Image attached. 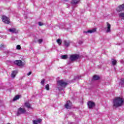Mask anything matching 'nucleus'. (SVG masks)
<instances>
[{"label": "nucleus", "instance_id": "a211bd4d", "mask_svg": "<svg viewBox=\"0 0 124 124\" xmlns=\"http://www.w3.org/2000/svg\"><path fill=\"white\" fill-rule=\"evenodd\" d=\"M19 98H20V97L19 96V95H16V96L14 99H13V101H16V100H18V99H19Z\"/></svg>", "mask_w": 124, "mask_h": 124}, {"label": "nucleus", "instance_id": "f03ea898", "mask_svg": "<svg viewBox=\"0 0 124 124\" xmlns=\"http://www.w3.org/2000/svg\"><path fill=\"white\" fill-rule=\"evenodd\" d=\"M57 86L59 91H62L63 88H65L67 86V83L62 80H59L57 81Z\"/></svg>", "mask_w": 124, "mask_h": 124}, {"label": "nucleus", "instance_id": "393cba45", "mask_svg": "<svg viewBox=\"0 0 124 124\" xmlns=\"http://www.w3.org/2000/svg\"><path fill=\"white\" fill-rule=\"evenodd\" d=\"M16 49L17 50H21V46L20 45H17L16 46Z\"/></svg>", "mask_w": 124, "mask_h": 124}, {"label": "nucleus", "instance_id": "6ab92c4d", "mask_svg": "<svg viewBox=\"0 0 124 124\" xmlns=\"http://www.w3.org/2000/svg\"><path fill=\"white\" fill-rule=\"evenodd\" d=\"M112 62L113 65H116V64H117V61L115 60L112 59Z\"/></svg>", "mask_w": 124, "mask_h": 124}, {"label": "nucleus", "instance_id": "dca6fc26", "mask_svg": "<svg viewBox=\"0 0 124 124\" xmlns=\"http://www.w3.org/2000/svg\"><path fill=\"white\" fill-rule=\"evenodd\" d=\"M17 72H18L17 71H13L11 74L12 78H15V76H16V75L17 74Z\"/></svg>", "mask_w": 124, "mask_h": 124}, {"label": "nucleus", "instance_id": "b1692460", "mask_svg": "<svg viewBox=\"0 0 124 124\" xmlns=\"http://www.w3.org/2000/svg\"><path fill=\"white\" fill-rule=\"evenodd\" d=\"M45 89L47 91H49V85L48 84H47V85H46Z\"/></svg>", "mask_w": 124, "mask_h": 124}, {"label": "nucleus", "instance_id": "6e6552de", "mask_svg": "<svg viewBox=\"0 0 124 124\" xmlns=\"http://www.w3.org/2000/svg\"><path fill=\"white\" fill-rule=\"evenodd\" d=\"M118 12H121V11H123L124 10V4L122 5H120L116 9Z\"/></svg>", "mask_w": 124, "mask_h": 124}, {"label": "nucleus", "instance_id": "f3484780", "mask_svg": "<svg viewBox=\"0 0 124 124\" xmlns=\"http://www.w3.org/2000/svg\"><path fill=\"white\" fill-rule=\"evenodd\" d=\"M119 18L123 19L124 20V13H121L119 14Z\"/></svg>", "mask_w": 124, "mask_h": 124}, {"label": "nucleus", "instance_id": "bb28decb", "mask_svg": "<svg viewBox=\"0 0 124 124\" xmlns=\"http://www.w3.org/2000/svg\"><path fill=\"white\" fill-rule=\"evenodd\" d=\"M43 41V40L42 39H39L38 40V42L40 44V43H42V42Z\"/></svg>", "mask_w": 124, "mask_h": 124}, {"label": "nucleus", "instance_id": "4be33fe9", "mask_svg": "<svg viewBox=\"0 0 124 124\" xmlns=\"http://www.w3.org/2000/svg\"><path fill=\"white\" fill-rule=\"evenodd\" d=\"M57 42L58 43V44H59V45H61V44H62V40L58 39L57 40Z\"/></svg>", "mask_w": 124, "mask_h": 124}, {"label": "nucleus", "instance_id": "c85d7f7f", "mask_svg": "<svg viewBox=\"0 0 124 124\" xmlns=\"http://www.w3.org/2000/svg\"><path fill=\"white\" fill-rule=\"evenodd\" d=\"M37 121V123H40L41 121H42L41 119H38L37 120H36Z\"/></svg>", "mask_w": 124, "mask_h": 124}, {"label": "nucleus", "instance_id": "9b49d317", "mask_svg": "<svg viewBox=\"0 0 124 124\" xmlns=\"http://www.w3.org/2000/svg\"><path fill=\"white\" fill-rule=\"evenodd\" d=\"M95 31H96V28H94L92 30H88L85 32L86 33H93V32H95Z\"/></svg>", "mask_w": 124, "mask_h": 124}, {"label": "nucleus", "instance_id": "aec40b11", "mask_svg": "<svg viewBox=\"0 0 124 124\" xmlns=\"http://www.w3.org/2000/svg\"><path fill=\"white\" fill-rule=\"evenodd\" d=\"M61 59H62V60H66V59H67V55L61 56Z\"/></svg>", "mask_w": 124, "mask_h": 124}, {"label": "nucleus", "instance_id": "5701e85b", "mask_svg": "<svg viewBox=\"0 0 124 124\" xmlns=\"http://www.w3.org/2000/svg\"><path fill=\"white\" fill-rule=\"evenodd\" d=\"M45 83V79H43L41 81V85H43V86H44V84Z\"/></svg>", "mask_w": 124, "mask_h": 124}, {"label": "nucleus", "instance_id": "c756f323", "mask_svg": "<svg viewBox=\"0 0 124 124\" xmlns=\"http://www.w3.org/2000/svg\"><path fill=\"white\" fill-rule=\"evenodd\" d=\"M39 26H43V23L42 22H39L38 23Z\"/></svg>", "mask_w": 124, "mask_h": 124}, {"label": "nucleus", "instance_id": "72a5a7b5", "mask_svg": "<svg viewBox=\"0 0 124 124\" xmlns=\"http://www.w3.org/2000/svg\"><path fill=\"white\" fill-rule=\"evenodd\" d=\"M0 48H2V47H3V44H1V45L0 46Z\"/></svg>", "mask_w": 124, "mask_h": 124}, {"label": "nucleus", "instance_id": "c9c22d12", "mask_svg": "<svg viewBox=\"0 0 124 124\" xmlns=\"http://www.w3.org/2000/svg\"><path fill=\"white\" fill-rule=\"evenodd\" d=\"M122 63H124V61H122V62H121Z\"/></svg>", "mask_w": 124, "mask_h": 124}, {"label": "nucleus", "instance_id": "1a4fd4ad", "mask_svg": "<svg viewBox=\"0 0 124 124\" xmlns=\"http://www.w3.org/2000/svg\"><path fill=\"white\" fill-rule=\"evenodd\" d=\"M107 29L106 32H111V25L108 22H107Z\"/></svg>", "mask_w": 124, "mask_h": 124}, {"label": "nucleus", "instance_id": "a878e982", "mask_svg": "<svg viewBox=\"0 0 124 124\" xmlns=\"http://www.w3.org/2000/svg\"><path fill=\"white\" fill-rule=\"evenodd\" d=\"M81 76H78L75 78V80H77V79H80Z\"/></svg>", "mask_w": 124, "mask_h": 124}, {"label": "nucleus", "instance_id": "423d86ee", "mask_svg": "<svg viewBox=\"0 0 124 124\" xmlns=\"http://www.w3.org/2000/svg\"><path fill=\"white\" fill-rule=\"evenodd\" d=\"M72 106V103L70 101H67L65 105V108L66 109H70Z\"/></svg>", "mask_w": 124, "mask_h": 124}, {"label": "nucleus", "instance_id": "f257e3e1", "mask_svg": "<svg viewBox=\"0 0 124 124\" xmlns=\"http://www.w3.org/2000/svg\"><path fill=\"white\" fill-rule=\"evenodd\" d=\"M124 99L121 97H117L113 100V106L116 108L123 106Z\"/></svg>", "mask_w": 124, "mask_h": 124}, {"label": "nucleus", "instance_id": "39448f33", "mask_svg": "<svg viewBox=\"0 0 124 124\" xmlns=\"http://www.w3.org/2000/svg\"><path fill=\"white\" fill-rule=\"evenodd\" d=\"M2 20L3 23H5V24H9V23H10L9 21V18L6 16H3L2 17Z\"/></svg>", "mask_w": 124, "mask_h": 124}, {"label": "nucleus", "instance_id": "7c9ffc66", "mask_svg": "<svg viewBox=\"0 0 124 124\" xmlns=\"http://www.w3.org/2000/svg\"><path fill=\"white\" fill-rule=\"evenodd\" d=\"M15 38H16V37L13 36L11 37V40H15Z\"/></svg>", "mask_w": 124, "mask_h": 124}, {"label": "nucleus", "instance_id": "9d476101", "mask_svg": "<svg viewBox=\"0 0 124 124\" xmlns=\"http://www.w3.org/2000/svg\"><path fill=\"white\" fill-rule=\"evenodd\" d=\"M15 63L18 66H21V65H23V62H22V61L21 60H16L15 61Z\"/></svg>", "mask_w": 124, "mask_h": 124}, {"label": "nucleus", "instance_id": "cd10ccee", "mask_svg": "<svg viewBox=\"0 0 124 124\" xmlns=\"http://www.w3.org/2000/svg\"><path fill=\"white\" fill-rule=\"evenodd\" d=\"M33 124H38V122L36 120H34L33 121Z\"/></svg>", "mask_w": 124, "mask_h": 124}, {"label": "nucleus", "instance_id": "f8f14e48", "mask_svg": "<svg viewBox=\"0 0 124 124\" xmlns=\"http://www.w3.org/2000/svg\"><path fill=\"white\" fill-rule=\"evenodd\" d=\"M9 31L10 32H12V33H17V32H18V31L15 28L10 29Z\"/></svg>", "mask_w": 124, "mask_h": 124}, {"label": "nucleus", "instance_id": "7ed1b4c3", "mask_svg": "<svg viewBox=\"0 0 124 124\" xmlns=\"http://www.w3.org/2000/svg\"><path fill=\"white\" fill-rule=\"evenodd\" d=\"M26 113V109L22 108H20L18 109L17 115L20 116L21 114H25Z\"/></svg>", "mask_w": 124, "mask_h": 124}, {"label": "nucleus", "instance_id": "412c9836", "mask_svg": "<svg viewBox=\"0 0 124 124\" xmlns=\"http://www.w3.org/2000/svg\"><path fill=\"white\" fill-rule=\"evenodd\" d=\"M99 79V77L98 76H94L93 77V80H98Z\"/></svg>", "mask_w": 124, "mask_h": 124}, {"label": "nucleus", "instance_id": "4468645a", "mask_svg": "<svg viewBox=\"0 0 124 124\" xmlns=\"http://www.w3.org/2000/svg\"><path fill=\"white\" fill-rule=\"evenodd\" d=\"M64 44L66 47H68V46H69V45H70V41L65 40V41H64Z\"/></svg>", "mask_w": 124, "mask_h": 124}, {"label": "nucleus", "instance_id": "473e14b6", "mask_svg": "<svg viewBox=\"0 0 124 124\" xmlns=\"http://www.w3.org/2000/svg\"><path fill=\"white\" fill-rule=\"evenodd\" d=\"M83 43V41H79V42H78V44H82Z\"/></svg>", "mask_w": 124, "mask_h": 124}, {"label": "nucleus", "instance_id": "20e7f679", "mask_svg": "<svg viewBox=\"0 0 124 124\" xmlns=\"http://www.w3.org/2000/svg\"><path fill=\"white\" fill-rule=\"evenodd\" d=\"M79 59V55L77 54H75L73 55H71L70 57V60L71 62H73L74 61H76V60H78Z\"/></svg>", "mask_w": 124, "mask_h": 124}, {"label": "nucleus", "instance_id": "2f4dec72", "mask_svg": "<svg viewBox=\"0 0 124 124\" xmlns=\"http://www.w3.org/2000/svg\"><path fill=\"white\" fill-rule=\"evenodd\" d=\"M31 72H30L29 73H28L27 74V75H28V76H30V75H31Z\"/></svg>", "mask_w": 124, "mask_h": 124}, {"label": "nucleus", "instance_id": "ddd939ff", "mask_svg": "<svg viewBox=\"0 0 124 124\" xmlns=\"http://www.w3.org/2000/svg\"><path fill=\"white\" fill-rule=\"evenodd\" d=\"M79 1H80V0H72L71 1V3L72 4H77L78 3H79Z\"/></svg>", "mask_w": 124, "mask_h": 124}, {"label": "nucleus", "instance_id": "2eb2a0df", "mask_svg": "<svg viewBox=\"0 0 124 124\" xmlns=\"http://www.w3.org/2000/svg\"><path fill=\"white\" fill-rule=\"evenodd\" d=\"M25 107H27V108H28V109H30V108H31V106L29 102H25Z\"/></svg>", "mask_w": 124, "mask_h": 124}, {"label": "nucleus", "instance_id": "0eeeda50", "mask_svg": "<svg viewBox=\"0 0 124 124\" xmlns=\"http://www.w3.org/2000/svg\"><path fill=\"white\" fill-rule=\"evenodd\" d=\"M87 104L89 109H92V108H93V107L95 105L93 102H92L91 101H89Z\"/></svg>", "mask_w": 124, "mask_h": 124}, {"label": "nucleus", "instance_id": "e433bc0d", "mask_svg": "<svg viewBox=\"0 0 124 124\" xmlns=\"http://www.w3.org/2000/svg\"><path fill=\"white\" fill-rule=\"evenodd\" d=\"M67 31H68V29H67Z\"/></svg>", "mask_w": 124, "mask_h": 124}, {"label": "nucleus", "instance_id": "f704fd0d", "mask_svg": "<svg viewBox=\"0 0 124 124\" xmlns=\"http://www.w3.org/2000/svg\"><path fill=\"white\" fill-rule=\"evenodd\" d=\"M63 1H67L68 0H63Z\"/></svg>", "mask_w": 124, "mask_h": 124}]
</instances>
